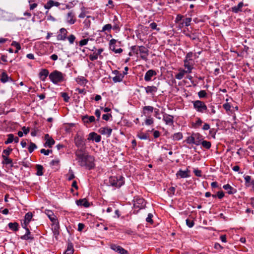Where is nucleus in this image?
I'll list each match as a JSON object with an SVG mask.
<instances>
[{
  "label": "nucleus",
  "mask_w": 254,
  "mask_h": 254,
  "mask_svg": "<svg viewBox=\"0 0 254 254\" xmlns=\"http://www.w3.org/2000/svg\"><path fill=\"white\" fill-rule=\"evenodd\" d=\"M76 159L81 166H85L89 169L94 166V158L91 155H86L81 149H78L75 152Z\"/></svg>",
  "instance_id": "nucleus-1"
},
{
  "label": "nucleus",
  "mask_w": 254,
  "mask_h": 254,
  "mask_svg": "<svg viewBox=\"0 0 254 254\" xmlns=\"http://www.w3.org/2000/svg\"><path fill=\"white\" fill-rule=\"evenodd\" d=\"M65 75L61 72L55 70L49 75L50 80L55 84L64 81Z\"/></svg>",
  "instance_id": "nucleus-2"
},
{
  "label": "nucleus",
  "mask_w": 254,
  "mask_h": 254,
  "mask_svg": "<svg viewBox=\"0 0 254 254\" xmlns=\"http://www.w3.org/2000/svg\"><path fill=\"white\" fill-rule=\"evenodd\" d=\"M146 205L145 200L142 197L139 196H135L133 199V207L134 208H138V210L133 211L134 214H137L140 209L145 208Z\"/></svg>",
  "instance_id": "nucleus-3"
},
{
  "label": "nucleus",
  "mask_w": 254,
  "mask_h": 254,
  "mask_svg": "<svg viewBox=\"0 0 254 254\" xmlns=\"http://www.w3.org/2000/svg\"><path fill=\"white\" fill-rule=\"evenodd\" d=\"M124 178L120 176L119 178L116 176H112L109 178V184L110 186L116 188H120L124 184Z\"/></svg>",
  "instance_id": "nucleus-4"
},
{
  "label": "nucleus",
  "mask_w": 254,
  "mask_h": 254,
  "mask_svg": "<svg viewBox=\"0 0 254 254\" xmlns=\"http://www.w3.org/2000/svg\"><path fill=\"white\" fill-rule=\"evenodd\" d=\"M193 108L198 112L201 113H206L207 107L205 104L200 101L196 100L192 102Z\"/></svg>",
  "instance_id": "nucleus-5"
},
{
  "label": "nucleus",
  "mask_w": 254,
  "mask_h": 254,
  "mask_svg": "<svg viewBox=\"0 0 254 254\" xmlns=\"http://www.w3.org/2000/svg\"><path fill=\"white\" fill-rule=\"evenodd\" d=\"M45 213L51 221L53 223V225H55L54 228L55 230L59 228V222L57 219L56 216L55 215L53 212L52 210L46 209L45 211Z\"/></svg>",
  "instance_id": "nucleus-6"
},
{
  "label": "nucleus",
  "mask_w": 254,
  "mask_h": 254,
  "mask_svg": "<svg viewBox=\"0 0 254 254\" xmlns=\"http://www.w3.org/2000/svg\"><path fill=\"white\" fill-rule=\"evenodd\" d=\"M138 51L140 54V58L145 61H147V57L149 55L148 50L143 46H138Z\"/></svg>",
  "instance_id": "nucleus-7"
},
{
  "label": "nucleus",
  "mask_w": 254,
  "mask_h": 254,
  "mask_svg": "<svg viewBox=\"0 0 254 254\" xmlns=\"http://www.w3.org/2000/svg\"><path fill=\"white\" fill-rule=\"evenodd\" d=\"M141 87L144 89L146 94L152 96H154L158 91V87L154 85L147 86L146 87L141 86Z\"/></svg>",
  "instance_id": "nucleus-8"
},
{
  "label": "nucleus",
  "mask_w": 254,
  "mask_h": 254,
  "mask_svg": "<svg viewBox=\"0 0 254 254\" xmlns=\"http://www.w3.org/2000/svg\"><path fill=\"white\" fill-rule=\"evenodd\" d=\"M110 248L114 251L120 254H128V252L124 249L122 247L116 245V244H111L110 245Z\"/></svg>",
  "instance_id": "nucleus-9"
},
{
  "label": "nucleus",
  "mask_w": 254,
  "mask_h": 254,
  "mask_svg": "<svg viewBox=\"0 0 254 254\" xmlns=\"http://www.w3.org/2000/svg\"><path fill=\"white\" fill-rule=\"evenodd\" d=\"M184 66L187 69L188 73H190L191 72V70L193 69L194 61L193 60H190L185 59L184 61Z\"/></svg>",
  "instance_id": "nucleus-10"
},
{
  "label": "nucleus",
  "mask_w": 254,
  "mask_h": 254,
  "mask_svg": "<svg viewBox=\"0 0 254 254\" xmlns=\"http://www.w3.org/2000/svg\"><path fill=\"white\" fill-rule=\"evenodd\" d=\"M163 121L165 123L166 125L172 126L174 123V116L164 113L163 115Z\"/></svg>",
  "instance_id": "nucleus-11"
},
{
  "label": "nucleus",
  "mask_w": 254,
  "mask_h": 254,
  "mask_svg": "<svg viewBox=\"0 0 254 254\" xmlns=\"http://www.w3.org/2000/svg\"><path fill=\"white\" fill-rule=\"evenodd\" d=\"M75 145L78 147L80 148V149L82 150V148L85 145V141L83 138L79 135L76 136L74 139Z\"/></svg>",
  "instance_id": "nucleus-12"
},
{
  "label": "nucleus",
  "mask_w": 254,
  "mask_h": 254,
  "mask_svg": "<svg viewBox=\"0 0 254 254\" xmlns=\"http://www.w3.org/2000/svg\"><path fill=\"white\" fill-rule=\"evenodd\" d=\"M45 139L46 140V142L44 144L45 147L48 146L49 148H51L55 143V140L49 134H46L45 135Z\"/></svg>",
  "instance_id": "nucleus-13"
},
{
  "label": "nucleus",
  "mask_w": 254,
  "mask_h": 254,
  "mask_svg": "<svg viewBox=\"0 0 254 254\" xmlns=\"http://www.w3.org/2000/svg\"><path fill=\"white\" fill-rule=\"evenodd\" d=\"M156 74L157 72L154 70L149 69L145 74L144 80L147 82L150 81L152 77Z\"/></svg>",
  "instance_id": "nucleus-14"
},
{
  "label": "nucleus",
  "mask_w": 254,
  "mask_h": 254,
  "mask_svg": "<svg viewBox=\"0 0 254 254\" xmlns=\"http://www.w3.org/2000/svg\"><path fill=\"white\" fill-rule=\"evenodd\" d=\"M33 217L32 212H29L27 213L24 217V221L23 223L22 224V226L23 228H26L27 225L29 224Z\"/></svg>",
  "instance_id": "nucleus-15"
},
{
  "label": "nucleus",
  "mask_w": 254,
  "mask_h": 254,
  "mask_svg": "<svg viewBox=\"0 0 254 254\" xmlns=\"http://www.w3.org/2000/svg\"><path fill=\"white\" fill-rule=\"evenodd\" d=\"M60 34L57 36V40L59 41H64L66 38L67 31L64 28H62L60 30Z\"/></svg>",
  "instance_id": "nucleus-16"
},
{
  "label": "nucleus",
  "mask_w": 254,
  "mask_h": 254,
  "mask_svg": "<svg viewBox=\"0 0 254 254\" xmlns=\"http://www.w3.org/2000/svg\"><path fill=\"white\" fill-rule=\"evenodd\" d=\"M190 172V170H189L188 169L185 171L180 169L177 172L176 176L177 177H179L181 178H187L190 176L189 174Z\"/></svg>",
  "instance_id": "nucleus-17"
},
{
  "label": "nucleus",
  "mask_w": 254,
  "mask_h": 254,
  "mask_svg": "<svg viewBox=\"0 0 254 254\" xmlns=\"http://www.w3.org/2000/svg\"><path fill=\"white\" fill-rule=\"evenodd\" d=\"M154 108L151 106H145L142 108V114L145 116H151L150 114L153 113Z\"/></svg>",
  "instance_id": "nucleus-18"
},
{
  "label": "nucleus",
  "mask_w": 254,
  "mask_h": 254,
  "mask_svg": "<svg viewBox=\"0 0 254 254\" xmlns=\"http://www.w3.org/2000/svg\"><path fill=\"white\" fill-rule=\"evenodd\" d=\"M88 140H95L96 142H99L101 141V136L94 132H91L88 135Z\"/></svg>",
  "instance_id": "nucleus-19"
},
{
  "label": "nucleus",
  "mask_w": 254,
  "mask_h": 254,
  "mask_svg": "<svg viewBox=\"0 0 254 254\" xmlns=\"http://www.w3.org/2000/svg\"><path fill=\"white\" fill-rule=\"evenodd\" d=\"M66 19L67 22L70 25L73 24L76 21V19L74 18V14L71 11L68 12Z\"/></svg>",
  "instance_id": "nucleus-20"
},
{
  "label": "nucleus",
  "mask_w": 254,
  "mask_h": 254,
  "mask_svg": "<svg viewBox=\"0 0 254 254\" xmlns=\"http://www.w3.org/2000/svg\"><path fill=\"white\" fill-rule=\"evenodd\" d=\"M193 134L195 142L194 144L196 145H199L201 144V143L203 139V136L199 133H193Z\"/></svg>",
  "instance_id": "nucleus-21"
},
{
  "label": "nucleus",
  "mask_w": 254,
  "mask_h": 254,
  "mask_svg": "<svg viewBox=\"0 0 254 254\" xmlns=\"http://www.w3.org/2000/svg\"><path fill=\"white\" fill-rule=\"evenodd\" d=\"M26 230V234L23 236H21L20 237V239L21 240H33L34 237L31 235V232L29 230V229L26 227V228H24Z\"/></svg>",
  "instance_id": "nucleus-22"
},
{
  "label": "nucleus",
  "mask_w": 254,
  "mask_h": 254,
  "mask_svg": "<svg viewBox=\"0 0 254 254\" xmlns=\"http://www.w3.org/2000/svg\"><path fill=\"white\" fill-rule=\"evenodd\" d=\"M100 132L103 135H106L107 137H109L112 132V129L108 127H101L99 130Z\"/></svg>",
  "instance_id": "nucleus-23"
},
{
  "label": "nucleus",
  "mask_w": 254,
  "mask_h": 254,
  "mask_svg": "<svg viewBox=\"0 0 254 254\" xmlns=\"http://www.w3.org/2000/svg\"><path fill=\"white\" fill-rule=\"evenodd\" d=\"M244 179L246 187H249L250 186H253V187H254V180H252V178L250 176H245Z\"/></svg>",
  "instance_id": "nucleus-24"
},
{
  "label": "nucleus",
  "mask_w": 254,
  "mask_h": 254,
  "mask_svg": "<svg viewBox=\"0 0 254 254\" xmlns=\"http://www.w3.org/2000/svg\"><path fill=\"white\" fill-rule=\"evenodd\" d=\"M244 6V3L243 2H240L237 5H235L231 8L232 12L237 13L242 11V7Z\"/></svg>",
  "instance_id": "nucleus-25"
},
{
  "label": "nucleus",
  "mask_w": 254,
  "mask_h": 254,
  "mask_svg": "<svg viewBox=\"0 0 254 254\" xmlns=\"http://www.w3.org/2000/svg\"><path fill=\"white\" fill-rule=\"evenodd\" d=\"M2 157L3 158V161L2 163L3 164H5L6 165H9L10 167H13V164L12 162V160L6 155H2Z\"/></svg>",
  "instance_id": "nucleus-26"
},
{
  "label": "nucleus",
  "mask_w": 254,
  "mask_h": 254,
  "mask_svg": "<svg viewBox=\"0 0 254 254\" xmlns=\"http://www.w3.org/2000/svg\"><path fill=\"white\" fill-rule=\"evenodd\" d=\"M76 204L78 206H83L84 207H88L90 203L86 198L80 199L76 201Z\"/></svg>",
  "instance_id": "nucleus-27"
},
{
  "label": "nucleus",
  "mask_w": 254,
  "mask_h": 254,
  "mask_svg": "<svg viewBox=\"0 0 254 254\" xmlns=\"http://www.w3.org/2000/svg\"><path fill=\"white\" fill-rule=\"evenodd\" d=\"M223 188L225 190L227 191V193L229 194H234L237 191L236 190L232 187L229 184L224 185Z\"/></svg>",
  "instance_id": "nucleus-28"
},
{
  "label": "nucleus",
  "mask_w": 254,
  "mask_h": 254,
  "mask_svg": "<svg viewBox=\"0 0 254 254\" xmlns=\"http://www.w3.org/2000/svg\"><path fill=\"white\" fill-rule=\"evenodd\" d=\"M49 71L47 69H42L39 73V77L42 81H45V79L49 75Z\"/></svg>",
  "instance_id": "nucleus-29"
},
{
  "label": "nucleus",
  "mask_w": 254,
  "mask_h": 254,
  "mask_svg": "<svg viewBox=\"0 0 254 254\" xmlns=\"http://www.w3.org/2000/svg\"><path fill=\"white\" fill-rule=\"evenodd\" d=\"M82 121L85 123H91L95 121V118L93 116H88L87 115L84 116L82 117Z\"/></svg>",
  "instance_id": "nucleus-30"
},
{
  "label": "nucleus",
  "mask_w": 254,
  "mask_h": 254,
  "mask_svg": "<svg viewBox=\"0 0 254 254\" xmlns=\"http://www.w3.org/2000/svg\"><path fill=\"white\" fill-rule=\"evenodd\" d=\"M179 71L180 72L175 75V77L177 79L181 80L183 78L185 74L187 73L188 72L187 70H186L183 69H180Z\"/></svg>",
  "instance_id": "nucleus-31"
},
{
  "label": "nucleus",
  "mask_w": 254,
  "mask_h": 254,
  "mask_svg": "<svg viewBox=\"0 0 254 254\" xmlns=\"http://www.w3.org/2000/svg\"><path fill=\"white\" fill-rule=\"evenodd\" d=\"M73 246L72 243L69 242L68 243L67 249L64 252V254H73Z\"/></svg>",
  "instance_id": "nucleus-32"
},
{
  "label": "nucleus",
  "mask_w": 254,
  "mask_h": 254,
  "mask_svg": "<svg viewBox=\"0 0 254 254\" xmlns=\"http://www.w3.org/2000/svg\"><path fill=\"white\" fill-rule=\"evenodd\" d=\"M124 75L122 73L118 74L113 78V81L116 82H120L123 80Z\"/></svg>",
  "instance_id": "nucleus-33"
},
{
  "label": "nucleus",
  "mask_w": 254,
  "mask_h": 254,
  "mask_svg": "<svg viewBox=\"0 0 254 254\" xmlns=\"http://www.w3.org/2000/svg\"><path fill=\"white\" fill-rule=\"evenodd\" d=\"M185 34L187 37H189L192 40L198 39V35L197 33H188Z\"/></svg>",
  "instance_id": "nucleus-34"
},
{
  "label": "nucleus",
  "mask_w": 254,
  "mask_h": 254,
  "mask_svg": "<svg viewBox=\"0 0 254 254\" xmlns=\"http://www.w3.org/2000/svg\"><path fill=\"white\" fill-rule=\"evenodd\" d=\"M8 226L11 230L13 231H16L18 230V224L16 222L14 223H9L8 224Z\"/></svg>",
  "instance_id": "nucleus-35"
},
{
  "label": "nucleus",
  "mask_w": 254,
  "mask_h": 254,
  "mask_svg": "<svg viewBox=\"0 0 254 254\" xmlns=\"http://www.w3.org/2000/svg\"><path fill=\"white\" fill-rule=\"evenodd\" d=\"M112 29V26L110 24H107L105 25L103 27L102 30L100 31L101 32H106V31H108L110 32Z\"/></svg>",
  "instance_id": "nucleus-36"
},
{
  "label": "nucleus",
  "mask_w": 254,
  "mask_h": 254,
  "mask_svg": "<svg viewBox=\"0 0 254 254\" xmlns=\"http://www.w3.org/2000/svg\"><path fill=\"white\" fill-rule=\"evenodd\" d=\"M183 138L182 133L179 132L174 133L172 136V139L174 140H180Z\"/></svg>",
  "instance_id": "nucleus-37"
},
{
  "label": "nucleus",
  "mask_w": 254,
  "mask_h": 254,
  "mask_svg": "<svg viewBox=\"0 0 254 254\" xmlns=\"http://www.w3.org/2000/svg\"><path fill=\"white\" fill-rule=\"evenodd\" d=\"M116 42L117 40L114 39H111L109 42L110 49L113 52L116 50L115 45Z\"/></svg>",
  "instance_id": "nucleus-38"
},
{
  "label": "nucleus",
  "mask_w": 254,
  "mask_h": 254,
  "mask_svg": "<svg viewBox=\"0 0 254 254\" xmlns=\"http://www.w3.org/2000/svg\"><path fill=\"white\" fill-rule=\"evenodd\" d=\"M201 144L203 146V147L209 149L210 148L211 146V143L210 141H207V140H203L202 141Z\"/></svg>",
  "instance_id": "nucleus-39"
},
{
  "label": "nucleus",
  "mask_w": 254,
  "mask_h": 254,
  "mask_svg": "<svg viewBox=\"0 0 254 254\" xmlns=\"http://www.w3.org/2000/svg\"><path fill=\"white\" fill-rule=\"evenodd\" d=\"M36 169H37L36 175L39 176H42L43 175V167L41 165H37Z\"/></svg>",
  "instance_id": "nucleus-40"
},
{
  "label": "nucleus",
  "mask_w": 254,
  "mask_h": 254,
  "mask_svg": "<svg viewBox=\"0 0 254 254\" xmlns=\"http://www.w3.org/2000/svg\"><path fill=\"white\" fill-rule=\"evenodd\" d=\"M9 77L5 72H2L1 75L0 81L2 83H5L8 81Z\"/></svg>",
  "instance_id": "nucleus-41"
},
{
  "label": "nucleus",
  "mask_w": 254,
  "mask_h": 254,
  "mask_svg": "<svg viewBox=\"0 0 254 254\" xmlns=\"http://www.w3.org/2000/svg\"><path fill=\"white\" fill-rule=\"evenodd\" d=\"M13 139H14V135L12 133L8 134L7 135V138L6 140L5 141L4 143L8 144L12 143L13 142Z\"/></svg>",
  "instance_id": "nucleus-42"
},
{
  "label": "nucleus",
  "mask_w": 254,
  "mask_h": 254,
  "mask_svg": "<svg viewBox=\"0 0 254 254\" xmlns=\"http://www.w3.org/2000/svg\"><path fill=\"white\" fill-rule=\"evenodd\" d=\"M114 25L112 26V29L116 30H119L120 26L119 24V22L116 16H115V18L114 19Z\"/></svg>",
  "instance_id": "nucleus-43"
},
{
  "label": "nucleus",
  "mask_w": 254,
  "mask_h": 254,
  "mask_svg": "<svg viewBox=\"0 0 254 254\" xmlns=\"http://www.w3.org/2000/svg\"><path fill=\"white\" fill-rule=\"evenodd\" d=\"M147 118L145 120V124L146 126H150L153 124L154 120L151 117V116H147Z\"/></svg>",
  "instance_id": "nucleus-44"
},
{
  "label": "nucleus",
  "mask_w": 254,
  "mask_h": 254,
  "mask_svg": "<svg viewBox=\"0 0 254 254\" xmlns=\"http://www.w3.org/2000/svg\"><path fill=\"white\" fill-rule=\"evenodd\" d=\"M137 136L141 140H146L149 139V136L143 132H140L137 135Z\"/></svg>",
  "instance_id": "nucleus-45"
},
{
  "label": "nucleus",
  "mask_w": 254,
  "mask_h": 254,
  "mask_svg": "<svg viewBox=\"0 0 254 254\" xmlns=\"http://www.w3.org/2000/svg\"><path fill=\"white\" fill-rule=\"evenodd\" d=\"M191 21V18L190 17H188L183 20V22L182 23V26L185 25L186 26H189L190 25V22Z\"/></svg>",
  "instance_id": "nucleus-46"
},
{
  "label": "nucleus",
  "mask_w": 254,
  "mask_h": 254,
  "mask_svg": "<svg viewBox=\"0 0 254 254\" xmlns=\"http://www.w3.org/2000/svg\"><path fill=\"white\" fill-rule=\"evenodd\" d=\"M67 180L68 181H71L75 178V176L74 175L73 172L71 169H69L68 171V173L67 174Z\"/></svg>",
  "instance_id": "nucleus-47"
},
{
  "label": "nucleus",
  "mask_w": 254,
  "mask_h": 254,
  "mask_svg": "<svg viewBox=\"0 0 254 254\" xmlns=\"http://www.w3.org/2000/svg\"><path fill=\"white\" fill-rule=\"evenodd\" d=\"M186 141L188 144H194V140L193 137V133L191 136H188L186 139Z\"/></svg>",
  "instance_id": "nucleus-48"
},
{
  "label": "nucleus",
  "mask_w": 254,
  "mask_h": 254,
  "mask_svg": "<svg viewBox=\"0 0 254 254\" xmlns=\"http://www.w3.org/2000/svg\"><path fill=\"white\" fill-rule=\"evenodd\" d=\"M36 148H37V146L36 145V144L33 142H30L29 146L28 147V151L30 153H32Z\"/></svg>",
  "instance_id": "nucleus-49"
},
{
  "label": "nucleus",
  "mask_w": 254,
  "mask_h": 254,
  "mask_svg": "<svg viewBox=\"0 0 254 254\" xmlns=\"http://www.w3.org/2000/svg\"><path fill=\"white\" fill-rule=\"evenodd\" d=\"M198 96L199 98H203L206 97L207 93L205 90H200L198 92Z\"/></svg>",
  "instance_id": "nucleus-50"
},
{
  "label": "nucleus",
  "mask_w": 254,
  "mask_h": 254,
  "mask_svg": "<svg viewBox=\"0 0 254 254\" xmlns=\"http://www.w3.org/2000/svg\"><path fill=\"white\" fill-rule=\"evenodd\" d=\"M61 94L62 97L64 99V100L66 102H68L69 99V97L68 96L67 93H66L65 92H62Z\"/></svg>",
  "instance_id": "nucleus-51"
},
{
  "label": "nucleus",
  "mask_w": 254,
  "mask_h": 254,
  "mask_svg": "<svg viewBox=\"0 0 254 254\" xmlns=\"http://www.w3.org/2000/svg\"><path fill=\"white\" fill-rule=\"evenodd\" d=\"M90 17H91L90 16H87L86 19L83 22V24L87 28L89 27L90 26L91 22L90 20L89 19V18Z\"/></svg>",
  "instance_id": "nucleus-52"
},
{
  "label": "nucleus",
  "mask_w": 254,
  "mask_h": 254,
  "mask_svg": "<svg viewBox=\"0 0 254 254\" xmlns=\"http://www.w3.org/2000/svg\"><path fill=\"white\" fill-rule=\"evenodd\" d=\"M53 0H50L45 5L44 7L45 9H49L53 7Z\"/></svg>",
  "instance_id": "nucleus-53"
},
{
  "label": "nucleus",
  "mask_w": 254,
  "mask_h": 254,
  "mask_svg": "<svg viewBox=\"0 0 254 254\" xmlns=\"http://www.w3.org/2000/svg\"><path fill=\"white\" fill-rule=\"evenodd\" d=\"M175 188L174 187H170L168 190V192L169 193V195L170 196H172V195H174L175 192Z\"/></svg>",
  "instance_id": "nucleus-54"
},
{
  "label": "nucleus",
  "mask_w": 254,
  "mask_h": 254,
  "mask_svg": "<svg viewBox=\"0 0 254 254\" xmlns=\"http://www.w3.org/2000/svg\"><path fill=\"white\" fill-rule=\"evenodd\" d=\"M186 224L189 228H191L194 226V222L192 220H190L189 219H186Z\"/></svg>",
  "instance_id": "nucleus-55"
},
{
  "label": "nucleus",
  "mask_w": 254,
  "mask_h": 254,
  "mask_svg": "<svg viewBox=\"0 0 254 254\" xmlns=\"http://www.w3.org/2000/svg\"><path fill=\"white\" fill-rule=\"evenodd\" d=\"M153 215L151 213H149L147 218H146V222L152 224L153 221L152 220Z\"/></svg>",
  "instance_id": "nucleus-56"
},
{
  "label": "nucleus",
  "mask_w": 254,
  "mask_h": 254,
  "mask_svg": "<svg viewBox=\"0 0 254 254\" xmlns=\"http://www.w3.org/2000/svg\"><path fill=\"white\" fill-rule=\"evenodd\" d=\"M193 56H195V54H193L191 52H189L187 54L185 59H189V61L190 60H192V58Z\"/></svg>",
  "instance_id": "nucleus-57"
},
{
  "label": "nucleus",
  "mask_w": 254,
  "mask_h": 254,
  "mask_svg": "<svg viewBox=\"0 0 254 254\" xmlns=\"http://www.w3.org/2000/svg\"><path fill=\"white\" fill-rule=\"evenodd\" d=\"M67 39L70 44H73L75 39V37L74 35L71 34L67 37Z\"/></svg>",
  "instance_id": "nucleus-58"
},
{
  "label": "nucleus",
  "mask_w": 254,
  "mask_h": 254,
  "mask_svg": "<svg viewBox=\"0 0 254 254\" xmlns=\"http://www.w3.org/2000/svg\"><path fill=\"white\" fill-rule=\"evenodd\" d=\"M11 45V46L15 47L16 48V49L20 50L21 49L20 44L16 41H13Z\"/></svg>",
  "instance_id": "nucleus-59"
},
{
  "label": "nucleus",
  "mask_w": 254,
  "mask_h": 254,
  "mask_svg": "<svg viewBox=\"0 0 254 254\" xmlns=\"http://www.w3.org/2000/svg\"><path fill=\"white\" fill-rule=\"evenodd\" d=\"M149 26L153 30L156 29L157 31L160 30L159 28H157V25L155 22H152L150 24Z\"/></svg>",
  "instance_id": "nucleus-60"
},
{
  "label": "nucleus",
  "mask_w": 254,
  "mask_h": 254,
  "mask_svg": "<svg viewBox=\"0 0 254 254\" xmlns=\"http://www.w3.org/2000/svg\"><path fill=\"white\" fill-rule=\"evenodd\" d=\"M89 57L91 61H94L98 59V56L95 54V53H94L93 54L90 55Z\"/></svg>",
  "instance_id": "nucleus-61"
},
{
  "label": "nucleus",
  "mask_w": 254,
  "mask_h": 254,
  "mask_svg": "<svg viewBox=\"0 0 254 254\" xmlns=\"http://www.w3.org/2000/svg\"><path fill=\"white\" fill-rule=\"evenodd\" d=\"M88 42V39H84L80 41V42L79 43V45L80 46L82 47L84 45H86L87 44Z\"/></svg>",
  "instance_id": "nucleus-62"
},
{
  "label": "nucleus",
  "mask_w": 254,
  "mask_h": 254,
  "mask_svg": "<svg viewBox=\"0 0 254 254\" xmlns=\"http://www.w3.org/2000/svg\"><path fill=\"white\" fill-rule=\"evenodd\" d=\"M110 118H112V115L111 114H104L102 116V119L106 121H109Z\"/></svg>",
  "instance_id": "nucleus-63"
},
{
  "label": "nucleus",
  "mask_w": 254,
  "mask_h": 254,
  "mask_svg": "<svg viewBox=\"0 0 254 254\" xmlns=\"http://www.w3.org/2000/svg\"><path fill=\"white\" fill-rule=\"evenodd\" d=\"M223 107L226 111H228L230 110L231 107L229 103H226L223 105Z\"/></svg>",
  "instance_id": "nucleus-64"
}]
</instances>
